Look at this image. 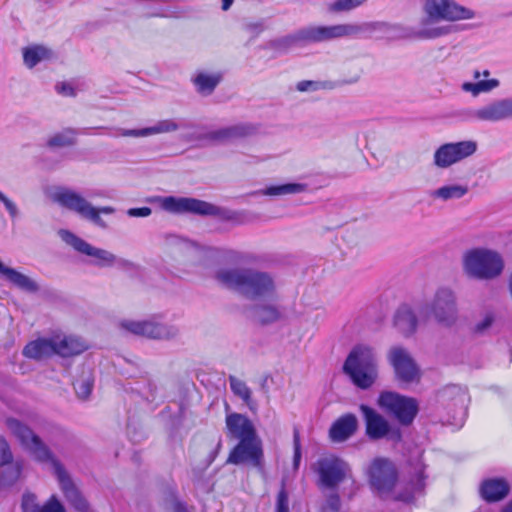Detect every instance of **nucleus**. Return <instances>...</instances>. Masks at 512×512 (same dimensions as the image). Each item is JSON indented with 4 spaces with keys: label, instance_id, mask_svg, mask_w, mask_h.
I'll use <instances>...</instances> for the list:
<instances>
[{
    "label": "nucleus",
    "instance_id": "28",
    "mask_svg": "<svg viewBox=\"0 0 512 512\" xmlns=\"http://www.w3.org/2000/svg\"><path fill=\"white\" fill-rule=\"evenodd\" d=\"M179 125L170 119L158 121L154 126L141 129L118 128V135L125 137H146L154 134L173 132L178 130Z\"/></svg>",
    "mask_w": 512,
    "mask_h": 512
},
{
    "label": "nucleus",
    "instance_id": "59",
    "mask_svg": "<svg viewBox=\"0 0 512 512\" xmlns=\"http://www.w3.org/2000/svg\"><path fill=\"white\" fill-rule=\"evenodd\" d=\"M143 15L146 17H163V16H165L162 12H160V10L154 9V8L148 9L147 11H145L143 13Z\"/></svg>",
    "mask_w": 512,
    "mask_h": 512
},
{
    "label": "nucleus",
    "instance_id": "50",
    "mask_svg": "<svg viewBox=\"0 0 512 512\" xmlns=\"http://www.w3.org/2000/svg\"><path fill=\"white\" fill-rule=\"evenodd\" d=\"M74 389L81 399H86L92 392V382L89 379L76 381Z\"/></svg>",
    "mask_w": 512,
    "mask_h": 512
},
{
    "label": "nucleus",
    "instance_id": "23",
    "mask_svg": "<svg viewBox=\"0 0 512 512\" xmlns=\"http://www.w3.org/2000/svg\"><path fill=\"white\" fill-rule=\"evenodd\" d=\"M226 435L230 440L242 441L258 437L252 421L240 413H230L225 419Z\"/></svg>",
    "mask_w": 512,
    "mask_h": 512
},
{
    "label": "nucleus",
    "instance_id": "15",
    "mask_svg": "<svg viewBox=\"0 0 512 512\" xmlns=\"http://www.w3.org/2000/svg\"><path fill=\"white\" fill-rule=\"evenodd\" d=\"M477 148L474 140L444 143L435 150L433 164L440 169L449 168L475 154Z\"/></svg>",
    "mask_w": 512,
    "mask_h": 512
},
{
    "label": "nucleus",
    "instance_id": "20",
    "mask_svg": "<svg viewBox=\"0 0 512 512\" xmlns=\"http://www.w3.org/2000/svg\"><path fill=\"white\" fill-rule=\"evenodd\" d=\"M258 132L259 126L257 124L240 122L202 134L199 139L212 143H225L245 139L256 135Z\"/></svg>",
    "mask_w": 512,
    "mask_h": 512
},
{
    "label": "nucleus",
    "instance_id": "35",
    "mask_svg": "<svg viewBox=\"0 0 512 512\" xmlns=\"http://www.w3.org/2000/svg\"><path fill=\"white\" fill-rule=\"evenodd\" d=\"M22 464L19 461L0 466V490H7L14 486L20 478Z\"/></svg>",
    "mask_w": 512,
    "mask_h": 512
},
{
    "label": "nucleus",
    "instance_id": "38",
    "mask_svg": "<svg viewBox=\"0 0 512 512\" xmlns=\"http://www.w3.org/2000/svg\"><path fill=\"white\" fill-rule=\"evenodd\" d=\"M500 81L498 79L480 80L478 82H464L461 85V89L465 92H469L473 97H477L480 93H488L498 88Z\"/></svg>",
    "mask_w": 512,
    "mask_h": 512
},
{
    "label": "nucleus",
    "instance_id": "29",
    "mask_svg": "<svg viewBox=\"0 0 512 512\" xmlns=\"http://www.w3.org/2000/svg\"><path fill=\"white\" fill-rule=\"evenodd\" d=\"M56 354V338H39L29 342L23 349V355L31 359H43Z\"/></svg>",
    "mask_w": 512,
    "mask_h": 512
},
{
    "label": "nucleus",
    "instance_id": "27",
    "mask_svg": "<svg viewBox=\"0 0 512 512\" xmlns=\"http://www.w3.org/2000/svg\"><path fill=\"white\" fill-rule=\"evenodd\" d=\"M359 37H361V23L321 25V42L333 41L340 38Z\"/></svg>",
    "mask_w": 512,
    "mask_h": 512
},
{
    "label": "nucleus",
    "instance_id": "64",
    "mask_svg": "<svg viewBox=\"0 0 512 512\" xmlns=\"http://www.w3.org/2000/svg\"><path fill=\"white\" fill-rule=\"evenodd\" d=\"M480 76H481V72H480V71H478V70H476V71L474 72V75H473L474 79H478Z\"/></svg>",
    "mask_w": 512,
    "mask_h": 512
},
{
    "label": "nucleus",
    "instance_id": "10",
    "mask_svg": "<svg viewBox=\"0 0 512 512\" xmlns=\"http://www.w3.org/2000/svg\"><path fill=\"white\" fill-rule=\"evenodd\" d=\"M437 399L447 410L450 424L461 427L467 416L469 402L467 390L459 385H447L438 392Z\"/></svg>",
    "mask_w": 512,
    "mask_h": 512
},
{
    "label": "nucleus",
    "instance_id": "16",
    "mask_svg": "<svg viewBox=\"0 0 512 512\" xmlns=\"http://www.w3.org/2000/svg\"><path fill=\"white\" fill-rule=\"evenodd\" d=\"M469 121L498 123L512 119V97L494 99L466 112Z\"/></svg>",
    "mask_w": 512,
    "mask_h": 512
},
{
    "label": "nucleus",
    "instance_id": "63",
    "mask_svg": "<svg viewBox=\"0 0 512 512\" xmlns=\"http://www.w3.org/2000/svg\"><path fill=\"white\" fill-rule=\"evenodd\" d=\"M502 512H512V501L510 503H508V505H506L504 507V509L502 510Z\"/></svg>",
    "mask_w": 512,
    "mask_h": 512
},
{
    "label": "nucleus",
    "instance_id": "51",
    "mask_svg": "<svg viewBox=\"0 0 512 512\" xmlns=\"http://www.w3.org/2000/svg\"><path fill=\"white\" fill-rule=\"evenodd\" d=\"M21 507L23 512H38L39 508L36 503V496L31 493H26L22 497Z\"/></svg>",
    "mask_w": 512,
    "mask_h": 512
},
{
    "label": "nucleus",
    "instance_id": "7",
    "mask_svg": "<svg viewBox=\"0 0 512 512\" xmlns=\"http://www.w3.org/2000/svg\"><path fill=\"white\" fill-rule=\"evenodd\" d=\"M161 207L171 213H192L201 216H215L224 220L235 219V213L212 203L189 197L168 196L161 200Z\"/></svg>",
    "mask_w": 512,
    "mask_h": 512
},
{
    "label": "nucleus",
    "instance_id": "32",
    "mask_svg": "<svg viewBox=\"0 0 512 512\" xmlns=\"http://www.w3.org/2000/svg\"><path fill=\"white\" fill-rule=\"evenodd\" d=\"M87 344L75 336L56 337V354L61 357L79 355L87 350Z\"/></svg>",
    "mask_w": 512,
    "mask_h": 512
},
{
    "label": "nucleus",
    "instance_id": "48",
    "mask_svg": "<svg viewBox=\"0 0 512 512\" xmlns=\"http://www.w3.org/2000/svg\"><path fill=\"white\" fill-rule=\"evenodd\" d=\"M13 463V454L7 440L0 435V466Z\"/></svg>",
    "mask_w": 512,
    "mask_h": 512
},
{
    "label": "nucleus",
    "instance_id": "49",
    "mask_svg": "<svg viewBox=\"0 0 512 512\" xmlns=\"http://www.w3.org/2000/svg\"><path fill=\"white\" fill-rule=\"evenodd\" d=\"M38 512H66V510L59 499L55 495H52L46 503L39 508Z\"/></svg>",
    "mask_w": 512,
    "mask_h": 512
},
{
    "label": "nucleus",
    "instance_id": "21",
    "mask_svg": "<svg viewBox=\"0 0 512 512\" xmlns=\"http://www.w3.org/2000/svg\"><path fill=\"white\" fill-rule=\"evenodd\" d=\"M376 33L380 34V38L387 40L417 38L415 36L416 31L414 32L400 24H390L381 21L361 23V37H372Z\"/></svg>",
    "mask_w": 512,
    "mask_h": 512
},
{
    "label": "nucleus",
    "instance_id": "41",
    "mask_svg": "<svg viewBox=\"0 0 512 512\" xmlns=\"http://www.w3.org/2000/svg\"><path fill=\"white\" fill-rule=\"evenodd\" d=\"M229 384H230V388H231L232 392L236 396L241 398L247 406L251 407L252 392H251L250 388L246 385V383L242 380H239L235 376L230 375L229 376Z\"/></svg>",
    "mask_w": 512,
    "mask_h": 512
},
{
    "label": "nucleus",
    "instance_id": "45",
    "mask_svg": "<svg viewBox=\"0 0 512 512\" xmlns=\"http://www.w3.org/2000/svg\"><path fill=\"white\" fill-rule=\"evenodd\" d=\"M336 85L333 84L332 82H316V81H309V80H304V81H300L297 83V90L300 91V92H306V91H309V90H318V89H321V88H328V89H333L335 88Z\"/></svg>",
    "mask_w": 512,
    "mask_h": 512
},
{
    "label": "nucleus",
    "instance_id": "19",
    "mask_svg": "<svg viewBox=\"0 0 512 512\" xmlns=\"http://www.w3.org/2000/svg\"><path fill=\"white\" fill-rule=\"evenodd\" d=\"M371 486L385 496L392 492L397 481V470L387 459L378 458L373 461L369 469Z\"/></svg>",
    "mask_w": 512,
    "mask_h": 512
},
{
    "label": "nucleus",
    "instance_id": "26",
    "mask_svg": "<svg viewBox=\"0 0 512 512\" xmlns=\"http://www.w3.org/2000/svg\"><path fill=\"white\" fill-rule=\"evenodd\" d=\"M251 318L255 323L267 326L281 321L284 318V311L273 303L255 304L251 308Z\"/></svg>",
    "mask_w": 512,
    "mask_h": 512
},
{
    "label": "nucleus",
    "instance_id": "12",
    "mask_svg": "<svg viewBox=\"0 0 512 512\" xmlns=\"http://www.w3.org/2000/svg\"><path fill=\"white\" fill-rule=\"evenodd\" d=\"M120 327L133 335L156 340H171L179 334L176 326L164 324L155 319L123 320L120 322Z\"/></svg>",
    "mask_w": 512,
    "mask_h": 512
},
{
    "label": "nucleus",
    "instance_id": "30",
    "mask_svg": "<svg viewBox=\"0 0 512 512\" xmlns=\"http://www.w3.org/2000/svg\"><path fill=\"white\" fill-rule=\"evenodd\" d=\"M417 317L410 306L401 305L394 315V325L405 337L412 335L417 329Z\"/></svg>",
    "mask_w": 512,
    "mask_h": 512
},
{
    "label": "nucleus",
    "instance_id": "17",
    "mask_svg": "<svg viewBox=\"0 0 512 512\" xmlns=\"http://www.w3.org/2000/svg\"><path fill=\"white\" fill-rule=\"evenodd\" d=\"M59 235L66 244L73 247L77 252L92 257V263L98 267H111L117 260V257L113 253L92 246L84 239L68 230L61 229Z\"/></svg>",
    "mask_w": 512,
    "mask_h": 512
},
{
    "label": "nucleus",
    "instance_id": "39",
    "mask_svg": "<svg viewBox=\"0 0 512 512\" xmlns=\"http://www.w3.org/2000/svg\"><path fill=\"white\" fill-rule=\"evenodd\" d=\"M299 44L321 42V25H310L296 31Z\"/></svg>",
    "mask_w": 512,
    "mask_h": 512
},
{
    "label": "nucleus",
    "instance_id": "2",
    "mask_svg": "<svg viewBox=\"0 0 512 512\" xmlns=\"http://www.w3.org/2000/svg\"><path fill=\"white\" fill-rule=\"evenodd\" d=\"M425 18L416 31L418 39H436L458 31L456 25L436 26L439 21L468 20L475 17L472 9L459 5L454 0H426L423 6Z\"/></svg>",
    "mask_w": 512,
    "mask_h": 512
},
{
    "label": "nucleus",
    "instance_id": "34",
    "mask_svg": "<svg viewBox=\"0 0 512 512\" xmlns=\"http://www.w3.org/2000/svg\"><path fill=\"white\" fill-rule=\"evenodd\" d=\"M469 189L466 185L450 184L444 185L429 192L432 199H440L442 201L458 200L463 198Z\"/></svg>",
    "mask_w": 512,
    "mask_h": 512
},
{
    "label": "nucleus",
    "instance_id": "42",
    "mask_svg": "<svg viewBox=\"0 0 512 512\" xmlns=\"http://www.w3.org/2000/svg\"><path fill=\"white\" fill-rule=\"evenodd\" d=\"M48 50L42 46H34L30 48H25L23 51V59L24 63L27 67L33 68L36 66L41 60L48 56Z\"/></svg>",
    "mask_w": 512,
    "mask_h": 512
},
{
    "label": "nucleus",
    "instance_id": "8",
    "mask_svg": "<svg viewBox=\"0 0 512 512\" xmlns=\"http://www.w3.org/2000/svg\"><path fill=\"white\" fill-rule=\"evenodd\" d=\"M359 410L365 424V435L370 441L386 440L394 445L402 442L401 427L391 424L382 414L366 404H361Z\"/></svg>",
    "mask_w": 512,
    "mask_h": 512
},
{
    "label": "nucleus",
    "instance_id": "52",
    "mask_svg": "<svg viewBox=\"0 0 512 512\" xmlns=\"http://www.w3.org/2000/svg\"><path fill=\"white\" fill-rule=\"evenodd\" d=\"M293 446H294V455H293V464L294 467L297 468L299 462L301 460V444H300V436L298 430H294L293 433Z\"/></svg>",
    "mask_w": 512,
    "mask_h": 512
},
{
    "label": "nucleus",
    "instance_id": "47",
    "mask_svg": "<svg viewBox=\"0 0 512 512\" xmlns=\"http://www.w3.org/2000/svg\"><path fill=\"white\" fill-rule=\"evenodd\" d=\"M275 512H290L289 511V496L285 488V483L282 482L281 489L279 490L276 498Z\"/></svg>",
    "mask_w": 512,
    "mask_h": 512
},
{
    "label": "nucleus",
    "instance_id": "57",
    "mask_svg": "<svg viewBox=\"0 0 512 512\" xmlns=\"http://www.w3.org/2000/svg\"><path fill=\"white\" fill-rule=\"evenodd\" d=\"M56 90L58 93H62L67 96H75V89L68 83L62 82L56 85Z\"/></svg>",
    "mask_w": 512,
    "mask_h": 512
},
{
    "label": "nucleus",
    "instance_id": "33",
    "mask_svg": "<svg viewBox=\"0 0 512 512\" xmlns=\"http://www.w3.org/2000/svg\"><path fill=\"white\" fill-rule=\"evenodd\" d=\"M425 479L426 476L424 475L423 469H417L415 475L410 479L405 490L399 492L395 496V499L406 503L413 501L416 494H421L423 492L425 488Z\"/></svg>",
    "mask_w": 512,
    "mask_h": 512
},
{
    "label": "nucleus",
    "instance_id": "24",
    "mask_svg": "<svg viewBox=\"0 0 512 512\" xmlns=\"http://www.w3.org/2000/svg\"><path fill=\"white\" fill-rule=\"evenodd\" d=\"M510 492V485L504 478H487L479 486V495L487 503L505 499Z\"/></svg>",
    "mask_w": 512,
    "mask_h": 512
},
{
    "label": "nucleus",
    "instance_id": "37",
    "mask_svg": "<svg viewBox=\"0 0 512 512\" xmlns=\"http://www.w3.org/2000/svg\"><path fill=\"white\" fill-rule=\"evenodd\" d=\"M307 185L302 183H286L266 187L262 193L268 196H282L288 194H299L306 191Z\"/></svg>",
    "mask_w": 512,
    "mask_h": 512
},
{
    "label": "nucleus",
    "instance_id": "44",
    "mask_svg": "<svg viewBox=\"0 0 512 512\" xmlns=\"http://www.w3.org/2000/svg\"><path fill=\"white\" fill-rule=\"evenodd\" d=\"M67 134L75 135L76 130L74 129H67L65 133H58L55 134L53 137H51L48 140V146L50 147H65V146H72L75 144V139L68 136Z\"/></svg>",
    "mask_w": 512,
    "mask_h": 512
},
{
    "label": "nucleus",
    "instance_id": "43",
    "mask_svg": "<svg viewBox=\"0 0 512 512\" xmlns=\"http://www.w3.org/2000/svg\"><path fill=\"white\" fill-rule=\"evenodd\" d=\"M366 1L367 0H336L330 3L327 9L331 13L348 12L361 6Z\"/></svg>",
    "mask_w": 512,
    "mask_h": 512
},
{
    "label": "nucleus",
    "instance_id": "53",
    "mask_svg": "<svg viewBox=\"0 0 512 512\" xmlns=\"http://www.w3.org/2000/svg\"><path fill=\"white\" fill-rule=\"evenodd\" d=\"M494 320V315L492 313H487L484 318L475 325V332L480 334L484 333L492 326Z\"/></svg>",
    "mask_w": 512,
    "mask_h": 512
},
{
    "label": "nucleus",
    "instance_id": "5",
    "mask_svg": "<svg viewBox=\"0 0 512 512\" xmlns=\"http://www.w3.org/2000/svg\"><path fill=\"white\" fill-rule=\"evenodd\" d=\"M503 268L501 256L492 250L476 248L467 251L463 257V269L474 279H494L502 273Z\"/></svg>",
    "mask_w": 512,
    "mask_h": 512
},
{
    "label": "nucleus",
    "instance_id": "46",
    "mask_svg": "<svg viewBox=\"0 0 512 512\" xmlns=\"http://www.w3.org/2000/svg\"><path fill=\"white\" fill-rule=\"evenodd\" d=\"M242 28L248 34H250L251 38L254 39L258 37L266 28L264 20L258 21H245L242 24Z\"/></svg>",
    "mask_w": 512,
    "mask_h": 512
},
{
    "label": "nucleus",
    "instance_id": "40",
    "mask_svg": "<svg viewBox=\"0 0 512 512\" xmlns=\"http://www.w3.org/2000/svg\"><path fill=\"white\" fill-rule=\"evenodd\" d=\"M299 44L296 31L292 34L269 40L266 43V48L272 49L277 52H286L294 45Z\"/></svg>",
    "mask_w": 512,
    "mask_h": 512
},
{
    "label": "nucleus",
    "instance_id": "22",
    "mask_svg": "<svg viewBox=\"0 0 512 512\" xmlns=\"http://www.w3.org/2000/svg\"><path fill=\"white\" fill-rule=\"evenodd\" d=\"M317 473L322 485L335 488L347 476L349 466L337 457L322 458L317 461Z\"/></svg>",
    "mask_w": 512,
    "mask_h": 512
},
{
    "label": "nucleus",
    "instance_id": "6",
    "mask_svg": "<svg viewBox=\"0 0 512 512\" xmlns=\"http://www.w3.org/2000/svg\"><path fill=\"white\" fill-rule=\"evenodd\" d=\"M377 404L387 415L397 421L399 427L412 425L420 410L416 398L394 391H382L378 396Z\"/></svg>",
    "mask_w": 512,
    "mask_h": 512
},
{
    "label": "nucleus",
    "instance_id": "54",
    "mask_svg": "<svg viewBox=\"0 0 512 512\" xmlns=\"http://www.w3.org/2000/svg\"><path fill=\"white\" fill-rule=\"evenodd\" d=\"M341 508V500L337 493H332L328 496L325 504V509L330 510L331 512H339Z\"/></svg>",
    "mask_w": 512,
    "mask_h": 512
},
{
    "label": "nucleus",
    "instance_id": "62",
    "mask_svg": "<svg viewBox=\"0 0 512 512\" xmlns=\"http://www.w3.org/2000/svg\"><path fill=\"white\" fill-rule=\"evenodd\" d=\"M359 79V76H356L354 77L353 79H350V80H344L342 81L341 83H339L338 85H344V84H353V83H356Z\"/></svg>",
    "mask_w": 512,
    "mask_h": 512
},
{
    "label": "nucleus",
    "instance_id": "4",
    "mask_svg": "<svg viewBox=\"0 0 512 512\" xmlns=\"http://www.w3.org/2000/svg\"><path fill=\"white\" fill-rule=\"evenodd\" d=\"M52 199L60 206L77 213L83 219L103 229L107 228V223L101 218L100 214H113L115 212V208L111 206L94 207L81 194L69 188L61 187L57 189Z\"/></svg>",
    "mask_w": 512,
    "mask_h": 512
},
{
    "label": "nucleus",
    "instance_id": "56",
    "mask_svg": "<svg viewBox=\"0 0 512 512\" xmlns=\"http://www.w3.org/2000/svg\"><path fill=\"white\" fill-rule=\"evenodd\" d=\"M151 212L152 210L149 207L130 208L127 210V215L130 217H147Z\"/></svg>",
    "mask_w": 512,
    "mask_h": 512
},
{
    "label": "nucleus",
    "instance_id": "58",
    "mask_svg": "<svg viewBox=\"0 0 512 512\" xmlns=\"http://www.w3.org/2000/svg\"><path fill=\"white\" fill-rule=\"evenodd\" d=\"M221 448H222V440L219 439L217 444H216V446H215V449L208 456L207 466L211 465L214 462V460L218 456Z\"/></svg>",
    "mask_w": 512,
    "mask_h": 512
},
{
    "label": "nucleus",
    "instance_id": "13",
    "mask_svg": "<svg viewBox=\"0 0 512 512\" xmlns=\"http://www.w3.org/2000/svg\"><path fill=\"white\" fill-rule=\"evenodd\" d=\"M227 464H248L258 471H264V451L262 440L258 437L242 439L230 451L226 460Z\"/></svg>",
    "mask_w": 512,
    "mask_h": 512
},
{
    "label": "nucleus",
    "instance_id": "9",
    "mask_svg": "<svg viewBox=\"0 0 512 512\" xmlns=\"http://www.w3.org/2000/svg\"><path fill=\"white\" fill-rule=\"evenodd\" d=\"M420 314L426 317L432 316L443 326H452L458 318L455 293L449 288H439L431 302L420 309Z\"/></svg>",
    "mask_w": 512,
    "mask_h": 512
},
{
    "label": "nucleus",
    "instance_id": "60",
    "mask_svg": "<svg viewBox=\"0 0 512 512\" xmlns=\"http://www.w3.org/2000/svg\"><path fill=\"white\" fill-rule=\"evenodd\" d=\"M174 511L175 512H188L186 510V507L183 503L181 502H177L175 505H174Z\"/></svg>",
    "mask_w": 512,
    "mask_h": 512
},
{
    "label": "nucleus",
    "instance_id": "31",
    "mask_svg": "<svg viewBox=\"0 0 512 512\" xmlns=\"http://www.w3.org/2000/svg\"><path fill=\"white\" fill-rule=\"evenodd\" d=\"M0 274L3 275L6 278V280H8L17 288L23 291L35 293L39 290V287L34 280L13 268L5 266L1 261Z\"/></svg>",
    "mask_w": 512,
    "mask_h": 512
},
{
    "label": "nucleus",
    "instance_id": "1",
    "mask_svg": "<svg viewBox=\"0 0 512 512\" xmlns=\"http://www.w3.org/2000/svg\"><path fill=\"white\" fill-rule=\"evenodd\" d=\"M214 279L248 300L273 299L277 285L272 273L251 267L222 268Z\"/></svg>",
    "mask_w": 512,
    "mask_h": 512
},
{
    "label": "nucleus",
    "instance_id": "36",
    "mask_svg": "<svg viewBox=\"0 0 512 512\" xmlns=\"http://www.w3.org/2000/svg\"><path fill=\"white\" fill-rule=\"evenodd\" d=\"M222 80L220 73L207 74L204 72L198 73L193 82L197 91L203 95H210Z\"/></svg>",
    "mask_w": 512,
    "mask_h": 512
},
{
    "label": "nucleus",
    "instance_id": "11",
    "mask_svg": "<svg viewBox=\"0 0 512 512\" xmlns=\"http://www.w3.org/2000/svg\"><path fill=\"white\" fill-rule=\"evenodd\" d=\"M6 426L21 445L30 451L38 461L52 463V460H55L49 448L27 425L15 418H8Z\"/></svg>",
    "mask_w": 512,
    "mask_h": 512
},
{
    "label": "nucleus",
    "instance_id": "25",
    "mask_svg": "<svg viewBox=\"0 0 512 512\" xmlns=\"http://www.w3.org/2000/svg\"><path fill=\"white\" fill-rule=\"evenodd\" d=\"M358 429V419L352 413L339 417L329 429V437L333 442H343L355 434Z\"/></svg>",
    "mask_w": 512,
    "mask_h": 512
},
{
    "label": "nucleus",
    "instance_id": "3",
    "mask_svg": "<svg viewBox=\"0 0 512 512\" xmlns=\"http://www.w3.org/2000/svg\"><path fill=\"white\" fill-rule=\"evenodd\" d=\"M342 370L355 387L361 390L370 389L379 377L374 348L365 344L355 345L347 355Z\"/></svg>",
    "mask_w": 512,
    "mask_h": 512
},
{
    "label": "nucleus",
    "instance_id": "18",
    "mask_svg": "<svg viewBox=\"0 0 512 512\" xmlns=\"http://www.w3.org/2000/svg\"><path fill=\"white\" fill-rule=\"evenodd\" d=\"M54 475L66 501L78 512H89L90 505L70 474L58 460H52Z\"/></svg>",
    "mask_w": 512,
    "mask_h": 512
},
{
    "label": "nucleus",
    "instance_id": "61",
    "mask_svg": "<svg viewBox=\"0 0 512 512\" xmlns=\"http://www.w3.org/2000/svg\"><path fill=\"white\" fill-rule=\"evenodd\" d=\"M234 0H222V10L227 11L232 6Z\"/></svg>",
    "mask_w": 512,
    "mask_h": 512
},
{
    "label": "nucleus",
    "instance_id": "55",
    "mask_svg": "<svg viewBox=\"0 0 512 512\" xmlns=\"http://www.w3.org/2000/svg\"><path fill=\"white\" fill-rule=\"evenodd\" d=\"M0 201L4 204L5 208L9 212L10 216L12 218L17 217L18 215V209L16 205L8 199L1 191H0Z\"/></svg>",
    "mask_w": 512,
    "mask_h": 512
},
{
    "label": "nucleus",
    "instance_id": "14",
    "mask_svg": "<svg viewBox=\"0 0 512 512\" xmlns=\"http://www.w3.org/2000/svg\"><path fill=\"white\" fill-rule=\"evenodd\" d=\"M387 360L392 366L395 379L404 384L419 381L420 369L410 352L402 346H392L387 353Z\"/></svg>",
    "mask_w": 512,
    "mask_h": 512
}]
</instances>
